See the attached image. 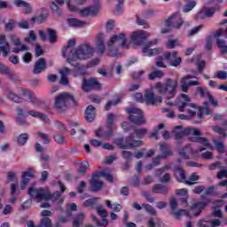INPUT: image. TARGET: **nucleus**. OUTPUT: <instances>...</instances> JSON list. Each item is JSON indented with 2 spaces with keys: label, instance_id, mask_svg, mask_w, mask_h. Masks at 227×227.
<instances>
[{
  "label": "nucleus",
  "instance_id": "obj_1",
  "mask_svg": "<svg viewBox=\"0 0 227 227\" xmlns=\"http://www.w3.org/2000/svg\"><path fill=\"white\" fill-rule=\"evenodd\" d=\"M181 97L184 101L180 102L181 105L178 106L179 113L187 111L189 116L191 118H194V116H196V110L198 109L199 112L197 116L199 120L203 119V113L207 116H210V114H212V111L208 108V102H204L202 106H198L196 104L191 103V98H189V96L186 94H182Z\"/></svg>",
  "mask_w": 227,
  "mask_h": 227
},
{
  "label": "nucleus",
  "instance_id": "obj_2",
  "mask_svg": "<svg viewBox=\"0 0 227 227\" xmlns=\"http://www.w3.org/2000/svg\"><path fill=\"white\" fill-rule=\"evenodd\" d=\"M27 194L32 198V200H37L40 203L41 201H52L53 203H58V205H61L65 200L63 199H59L61 196V192L57 191L53 193L46 192L43 188H34L31 187L28 189Z\"/></svg>",
  "mask_w": 227,
  "mask_h": 227
},
{
  "label": "nucleus",
  "instance_id": "obj_3",
  "mask_svg": "<svg viewBox=\"0 0 227 227\" xmlns=\"http://www.w3.org/2000/svg\"><path fill=\"white\" fill-rule=\"evenodd\" d=\"M95 49L89 43L78 46L74 53L69 54L67 57V63H73L75 59H90L93 56Z\"/></svg>",
  "mask_w": 227,
  "mask_h": 227
},
{
  "label": "nucleus",
  "instance_id": "obj_4",
  "mask_svg": "<svg viewBox=\"0 0 227 227\" xmlns=\"http://www.w3.org/2000/svg\"><path fill=\"white\" fill-rule=\"evenodd\" d=\"M156 90H159L160 95H166L168 100H171L176 95V89L178 88V82L173 79H167L165 83L160 82L155 84Z\"/></svg>",
  "mask_w": 227,
  "mask_h": 227
},
{
  "label": "nucleus",
  "instance_id": "obj_5",
  "mask_svg": "<svg viewBox=\"0 0 227 227\" xmlns=\"http://www.w3.org/2000/svg\"><path fill=\"white\" fill-rule=\"evenodd\" d=\"M71 104L75 107L77 101L70 93H61L55 97L54 107L59 113H63Z\"/></svg>",
  "mask_w": 227,
  "mask_h": 227
},
{
  "label": "nucleus",
  "instance_id": "obj_6",
  "mask_svg": "<svg viewBox=\"0 0 227 227\" xmlns=\"http://www.w3.org/2000/svg\"><path fill=\"white\" fill-rule=\"evenodd\" d=\"M114 143L119 148H121V150H132L143 146V141L134 139V134H130L125 138H117Z\"/></svg>",
  "mask_w": 227,
  "mask_h": 227
},
{
  "label": "nucleus",
  "instance_id": "obj_7",
  "mask_svg": "<svg viewBox=\"0 0 227 227\" xmlns=\"http://www.w3.org/2000/svg\"><path fill=\"white\" fill-rule=\"evenodd\" d=\"M165 24L167 27H169V29H162L161 33L163 35H166V33H169L171 29H180L182 26H191L189 22L184 21V20L180 17H178V14H174L170 16L166 21Z\"/></svg>",
  "mask_w": 227,
  "mask_h": 227
},
{
  "label": "nucleus",
  "instance_id": "obj_8",
  "mask_svg": "<svg viewBox=\"0 0 227 227\" xmlns=\"http://www.w3.org/2000/svg\"><path fill=\"white\" fill-rule=\"evenodd\" d=\"M108 47L111 51H118L120 47L123 49H129V44H127V38L125 37V34L114 35L109 42Z\"/></svg>",
  "mask_w": 227,
  "mask_h": 227
},
{
  "label": "nucleus",
  "instance_id": "obj_9",
  "mask_svg": "<svg viewBox=\"0 0 227 227\" xmlns=\"http://www.w3.org/2000/svg\"><path fill=\"white\" fill-rule=\"evenodd\" d=\"M126 111L129 114V120L131 123H134L135 125H145L146 123V120L145 119V115L141 109L130 107L127 108Z\"/></svg>",
  "mask_w": 227,
  "mask_h": 227
},
{
  "label": "nucleus",
  "instance_id": "obj_10",
  "mask_svg": "<svg viewBox=\"0 0 227 227\" xmlns=\"http://www.w3.org/2000/svg\"><path fill=\"white\" fill-rule=\"evenodd\" d=\"M114 114H109L106 120V132L102 133V128L98 129L96 131L97 137H111L114 130Z\"/></svg>",
  "mask_w": 227,
  "mask_h": 227
},
{
  "label": "nucleus",
  "instance_id": "obj_11",
  "mask_svg": "<svg viewBox=\"0 0 227 227\" xmlns=\"http://www.w3.org/2000/svg\"><path fill=\"white\" fill-rule=\"evenodd\" d=\"M219 36H223L227 38V26L225 27H220L214 33V37L216 39V45L219 47L222 54H226L227 52V45L226 41L219 38Z\"/></svg>",
  "mask_w": 227,
  "mask_h": 227
},
{
  "label": "nucleus",
  "instance_id": "obj_12",
  "mask_svg": "<svg viewBox=\"0 0 227 227\" xmlns=\"http://www.w3.org/2000/svg\"><path fill=\"white\" fill-rule=\"evenodd\" d=\"M100 82H98L96 78H90L89 80L83 79L82 90L85 93H90V91H93V90L98 91V90H101Z\"/></svg>",
  "mask_w": 227,
  "mask_h": 227
},
{
  "label": "nucleus",
  "instance_id": "obj_13",
  "mask_svg": "<svg viewBox=\"0 0 227 227\" xmlns=\"http://www.w3.org/2000/svg\"><path fill=\"white\" fill-rule=\"evenodd\" d=\"M169 206L171 208L170 215H175L176 219H179L180 215H186V217H191V214L187 209H179L177 211H175L176 210V208H178V202H176V200L175 198H172L170 200Z\"/></svg>",
  "mask_w": 227,
  "mask_h": 227
},
{
  "label": "nucleus",
  "instance_id": "obj_14",
  "mask_svg": "<svg viewBox=\"0 0 227 227\" xmlns=\"http://www.w3.org/2000/svg\"><path fill=\"white\" fill-rule=\"evenodd\" d=\"M21 95L24 97V100H26V102H30L33 106H42V104H43L42 99L35 96V92L33 91L21 89Z\"/></svg>",
  "mask_w": 227,
  "mask_h": 227
},
{
  "label": "nucleus",
  "instance_id": "obj_15",
  "mask_svg": "<svg viewBox=\"0 0 227 227\" xmlns=\"http://www.w3.org/2000/svg\"><path fill=\"white\" fill-rule=\"evenodd\" d=\"M11 42L15 45V48L12 49V52H14V54H19V52H27V51H29V48H27L26 44H22L20 39L16 35H11Z\"/></svg>",
  "mask_w": 227,
  "mask_h": 227
},
{
  "label": "nucleus",
  "instance_id": "obj_16",
  "mask_svg": "<svg viewBox=\"0 0 227 227\" xmlns=\"http://www.w3.org/2000/svg\"><path fill=\"white\" fill-rule=\"evenodd\" d=\"M90 184L91 192H98L104 187V183L100 180V174L98 172L92 175Z\"/></svg>",
  "mask_w": 227,
  "mask_h": 227
},
{
  "label": "nucleus",
  "instance_id": "obj_17",
  "mask_svg": "<svg viewBox=\"0 0 227 227\" xmlns=\"http://www.w3.org/2000/svg\"><path fill=\"white\" fill-rule=\"evenodd\" d=\"M145 100L147 106H157V104H162V97L158 96L155 98V94L152 90H145Z\"/></svg>",
  "mask_w": 227,
  "mask_h": 227
},
{
  "label": "nucleus",
  "instance_id": "obj_18",
  "mask_svg": "<svg viewBox=\"0 0 227 227\" xmlns=\"http://www.w3.org/2000/svg\"><path fill=\"white\" fill-rule=\"evenodd\" d=\"M191 134L192 136H201V131L195 128H186L183 131L175 133V139H176V141H180V139H184L185 136H189Z\"/></svg>",
  "mask_w": 227,
  "mask_h": 227
},
{
  "label": "nucleus",
  "instance_id": "obj_19",
  "mask_svg": "<svg viewBox=\"0 0 227 227\" xmlns=\"http://www.w3.org/2000/svg\"><path fill=\"white\" fill-rule=\"evenodd\" d=\"M189 79H194V75L188 74L181 79V90L184 93L189 91V86H200V82L198 81H190L189 82H185V81H189Z\"/></svg>",
  "mask_w": 227,
  "mask_h": 227
},
{
  "label": "nucleus",
  "instance_id": "obj_20",
  "mask_svg": "<svg viewBox=\"0 0 227 227\" xmlns=\"http://www.w3.org/2000/svg\"><path fill=\"white\" fill-rule=\"evenodd\" d=\"M148 35L145 31L134 32L131 35V42L135 43V45H143L145 42H146V38Z\"/></svg>",
  "mask_w": 227,
  "mask_h": 227
},
{
  "label": "nucleus",
  "instance_id": "obj_21",
  "mask_svg": "<svg viewBox=\"0 0 227 227\" xmlns=\"http://www.w3.org/2000/svg\"><path fill=\"white\" fill-rule=\"evenodd\" d=\"M35 176V169L28 168L27 171L22 173V181L20 183V189L21 191H24L26 187H27V184H29L30 178H33Z\"/></svg>",
  "mask_w": 227,
  "mask_h": 227
},
{
  "label": "nucleus",
  "instance_id": "obj_22",
  "mask_svg": "<svg viewBox=\"0 0 227 227\" xmlns=\"http://www.w3.org/2000/svg\"><path fill=\"white\" fill-rule=\"evenodd\" d=\"M45 70H47V61L43 58L38 59L35 63L33 74L38 75V74H42V72H45Z\"/></svg>",
  "mask_w": 227,
  "mask_h": 227
},
{
  "label": "nucleus",
  "instance_id": "obj_23",
  "mask_svg": "<svg viewBox=\"0 0 227 227\" xmlns=\"http://www.w3.org/2000/svg\"><path fill=\"white\" fill-rule=\"evenodd\" d=\"M202 198L204 200L203 201H199L197 203H194L191 207V210H196V208H198L199 211L194 213V215H196V216L200 215V214H201V211L203 210V208H205V207H207L208 205V203H210V199L205 198V196H202Z\"/></svg>",
  "mask_w": 227,
  "mask_h": 227
},
{
  "label": "nucleus",
  "instance_id": "obj_24",
  "mask_svg": "<svg viewBox=\"0 0 227 227\" xmlns=\"http://www.w3.org/2000/svg\"><path fill=\"white\" fill-rule=\"evenodd\" d=\"M197 93H200L202 98H205V97H207L210 104H212V106H214L215 107H217V106H219V103L215 99H214V96H212V94H210L208 90H203V88L198 87Z\"/></svg>",
  "mask_w": 227,
  "mask_h": 227
},
{
  "label": "nucleus",
  "instance_id": "obj_25",
  "mask_svg": "<svg viewBox=\"0 0 227 227\" xmlns=\"http://www.w3.org/2000/svg\"><path fill=\"white\" fill-rule=\"evenodd\" d=\"M95 116H97V110L95 109V106L92 105H90L87 106L85 110V120L89 123H91V121H94Z\"/></svg>",
  "mask_w": 227,
  "mask_h": 227
},
{
  "label": "nucleus",
  "instance_id": "obj_26",
  "mask_svg": "<svg viewBox=\"0 0 227 227\" xmlns=\"http://www.w3.org/2000/svg\"><path fill=\"white\" fill-rule=\"evenodd\" d=\"M75 46V41L74 39H70L67 42V46L63 48L62 50V56L64 58H67L68 59V55L69 54H74V51H75V49H74L73 47Z\"/></svg>",
  "mask_w": 227,
  "mask_h": 227
},
{
  "label": "nucleus",
  "instance_id": "obj_27",
  "mask_svg": "<svg viewBox=\"0 0 227 227\" xmlns=\"http://www.w3.org/2000/svg\"><path fill=\"white\" fill-rule=\"evenodd\" d=\"M84 219L86 215L84 213H78L73 218V227H82L84 226Z\"/></svg>",
  "mask_w": 227,
  "mask_h": 227
},
{
  "label": "nucleus",
  "instance_id": "obj_28",
  "mask_svg": "<svg viewBox=\"0 0 227 227\" xmlns=\"http://www.w3.org/2000/svg\"><path fill=\"white\" fill-rule=\"evenodd\" d=\"M215 13V7H211L209 9L202 10L196 15L195 19L196 20L200 19H205L206 17H213Z\"/></svg>",
  "mask_w": 227,
  "mask_h": 227
},
{
  "label": "nucleus",
  "instance_id": "obj_29",
  "mask_svg": "<svg viewBox=\"0 0 227 227\" xmlns=\"http://www.w3.org/2000/svg\"><path fill=\"white\" fill-rule=\"evenodd\" d=\"M105 38L106 35H104V34H98L97 35V47L99 54H104V52H106Z\"/></svg>",
  "mask_w": 227,
  "mask_h": 227
},
{
  "label": "nucleus",
  "instance_id": "obj_30",
  "mask_svg": "<svg viewBox=\"0 0 227 227\" xmlns=\"http://www.w3.org/2000/svg\"><path fill=\"white\" fill-rule=\"evenodd\" d=\"M213 215H215V217H223V211L219 209L221 207H223V205H224L223 200H216L213 202Z\"/></svg>",
  "mask_w": 227,
  "mask_h": 227
},
{
  "label": "nucleus",
  "instance_id": "obj_31",
  "mask_svg": "<svg viewBox=\"0 0 227 227\" xmlns=\"http://www.w3.org/2000/svg\"><path fill=\"white\" fill-rule=\"evenodd\" d=\"M160 150L162 153L160 156L162 157L163 159H168V157H171V155H173V151H171V148L168 144H160Z\"/></svg>",
  "mask_w": 227,
  "mask_h": 227
},
{
  "label": "nucleus",
  "instance_id": "obj_32",
  "mask_svg": "<svg viewBox=\"0 0 227 227\" xmlns=\"http://www.w3.org/2000/svg\"><path fill=\"white\" fill-rule=\"evenodd\" d=\"M184 6L183 7L184 13H189V12H192V10L196 8V4H198L196 0H184Z\"/></svg>",
  "mask_w": 227,
  "mask_h": 227
},
{
  "label": "nucleus",
  "instance_id": "obj_33",
  "mask_svg": "<svg viewBox=\"0 0 227 227\" xmlns=\"http://www.w3.org/2000/svg\"><path fill=\"white\" fill-rule=\"evenodd\" d=\"M168 191L169 188L161 184H157L153 186V192H155V194H168Z\"/></svg>",
  "mask_w": 227,
  "mask_h": 227
},
{
  "label": "nucleus",
  "instance_id": "obj_34",
  "mask_svg": "<svg viewBox=\"0 0 227 227\" xmlns=\"http://www.w3.org/2000/svg\"><path fill=\"white\" fill-rule=\"evenodd\" d=\"M27 114H29L33 118H38L39 120H41V121H45L46 123L49 122V117L47 116V114L42 112L28 111Z\"/></svg>",
  "mask_w": 227,
  "mask_h": 227
},
{
  "label": "nucleus",
  "instance_id": "obj_35",
  "mask_svg": "<svg viewBox=\"0 0 227 227\" xmlns=\"http://www.w3.org/2000/svg\"><path fill=\"white\" fill-rule=\"evenodd\" d=\"M165 59L168 61L171 67H178L180 66V63H182V58L180 57L176 59H171V52L165 53Z\"/></svg>",
  "mask_w": 227,
  "mask_h": 227
},
{
  "label": "nucleus",
  "instance_id": "obj_36",
  "mask_svg": "<svg viewBox=\"0 0 227 227\" xmlns=\"http://www.w3.org/2000/svg\"><path fill=\"white\" fill-rule=\"evenodd\" d=\"M189 141L192 143H200V145H204L207 148H210V143H208V139L203 137H191Z\"/></svg>",
  "mask_w": 227,
  "mask_h": 227
},
{
  "label": "nucleus",
  "instance_id": "obj_37",
  "mask_svg": "<svg viewBox=\"0 0 227 227\" xmlns=\"http://www.w3.org/2000/svg\"><path fill=\"white\" fill-rule=\"evenodd\" d=\"M98 12V6H90L80 11V15L82 17H88V15H95Z\"/></svg>",
  "mask_w": 227,
  "mask_h": 227
},
{
  "label": "nucleus",
  "instance_id": "obj_38",
  "mask_svg": "<svg viewBox=\"0 0 227 227\" xmlns=\"http://www.w3.org/2000/svg\"><path fill=\"white\" fill-rule=\"evenodd\" d=\"M67 24L70 27H82V26L86 25V22L82 20H79L75 18L67 19Z\"/></svg>",
  "mask_w": 227,
  "mask_h": 227
},
{
  "label": "nucleus",
  "instance_id": "obj_39",
  "mask_svg": "<svg viewBox=\"0 0 227 227\" xmlns=\"http://www.w3.org/2000/svg\"><path fill=\"white\" fill-rule=\"evenodd\" d=\"M72 67H74V72L77 75H86V67L79 63L74 64L73 62L69 63Z\"/></svg>",
  "mask_w": 227,
  "mask_h": 227
},
{
  "label": "nucleus",
  "instance_id": "obj_40",
  "mask_svg": "<svg viewBox=\"0 0 227 227\" xmlns=\"http://www.w3.org/2000/svg\"><path fill=\"white\" fill-rule=\"evenodd\" d=\"M0 72H1V74H4L5 75H7V77H9V79H16L17 78V74L3 64L0 66Z\"/></svg>",
  "mask_w": 227,
  "mask_h": 227
},
{
  "label": "nucleus",
  "instance_id": "obj_41",
  "mask_svg": "<svg viewBox=\"0 0 227 227\" xmlns=\"http://www.w3.org/2000/svg\"><path fill=\"white\" fill-rule=\"evenodd\" d=\"M174 175L178 182H184V180H185V171H184L180 167H176L175 168Z\"/></svg>",
  "mask_w": 227,
  "mask_h": 227
},
{
  "label": "nucleus",
  "instance_id": "obj_42",
  "mask_svg": "<svg viewBox=\"0 0 227 227\" xmlns=\"http://www.w3.org/2000/svg\"><path fill=\"white\" fill-rule=\"evenodd\" d=\"M46 33L49 36L50 43H56L58 42V35L56 30L52 28H47Z\"/></svg>",
  "mask_w": 227,
  "mask_h": 227
},
{
  "label": "nucleus",
  "instance_id": "obj_43",
  "mask_svg": "<svg viewBox=\"0 0 227 227\" xmlns=\"http://www.w3.org/2000/svg\"><path fill=\"white\" fill-rule=\"evenodd\" d=\"M88 169H90V162L88 161H82L80 163V168L77 170V173L79 175H86V171H88Z\"/></svg>",
  "mask_w": 227,
  "mask_h": 227
},
{
  "label": "nucleus",
  "instance_id": "obj_44",
  "mask_svg": "<svg viewBox=\"0 0 227 227\" xmlns=\"http://www.w3.org/2000/svg\"><path fill=\"white\" fill-rule=\"evenodd\" d=\"M164 77V73L160 70L153 71V73L149 74V81H155V79H160Z\"/></svg>",
  "mask_w": 227,
  "mask_h": 227
},
{
  "label": "nucleus",
  "instance_id": "obj_45",
  "mask_svg": "<svg viewBox=\"0 0 227 227\" xmlns=\"http://www.w3.org/2000/svg\"><path fill=\"white\" fill-rule=\"evenodd\" d=\"M191 153H192V147H191V145H186L184 149L179 152V154L184 159H189V155H191Z\"/></svg>",
  "mask_w": 227,
  "mask_h": 227
},
{
  "label": "nucleus",
  "instance_id": "obj_46",
  "mask_svg": "<svg viewBox=\"0 0 227 227\" xmlns=\"http://www.w3.org/2000/svg\"><path fill=\"white\" fill-rule=\"evenodd\" d=\"M27 139H29V135L27 133H22L18 137V145L20 146H24L26 143H27Z\"/></svg>",
  "mask_w": 227,
  "mask_h": 227
},
{
  "label": "nucleus",
  "instance_id": "obj_47",
  "mask_svg": "<svg viewBox=\"0 0 227 227\" xmlns=\"http://www.w3.org/2000/svg\"><path fill=\"white\" fill-rule=\"evenodd\" d=\"M142 52L146 54V56H155L159 53V49L155 48L149 50L148 46H145L142 50Z\"/></svg>",
  "mask_w": 227,
  "mask_h": 227
},
{
  "label": "nucleus",
  "instance_id": "obj_48",
  "mask_svg": "<svg viewBox=\"0 0 227 227\" xmlns=\"http://www.w3.org/2000/svg\"><path fill=\"white\" fill-rule=\"evenodd\" d=\"M96 212L98 215H100L101 217H103V219H106V217H109V213H107L106 208H104V207L102 206H98L96 207Z\"/></svg>",
  "mask_w": 227,
  "mask_h": 227
},
{
  "label": "nucleus",
  "instance_id": "obj_49",
  "mask_svg": "<svg viewBox=\"0 0 227 227\" xmlns=\"http://www.w3.org/2000/svg\"><path fill=\"white\" fill-rule=\"evenodd\" d=\"M36 227H52V222L49 217H43L41 219V223Z\"/></svg>",
  "mask_w": 227,
  "mask_h": 227
},
{
  "label": "nucleus",
  "instance_id": "obj_50",
  "mask_svg": "<svg viewBox=\"0 0 227 227\" xmlns=\"http://www.w3.org/2000/svg\"><path fill=\"white\" fill-rule=\"evenodd\" d=\"M197 180H200V176H198L196 173H192L190 176L189 180L185 181V184L187 185H194V182H196Z\"/></svg>",
  "mask_w": 227,
  "mask_h": 227
},
{
  "label": "nucleus",
  "instance_id": "obj_51",
  "mask_svg": "<svg viewBox=\"0 0 227 227\" xmlns=\"http://www.w3.org/2000/svg\"><path fill=\"white\" fill-rule=\"evenodd\" d=\"M37 136L38 137H40V139H42L43 145H49V143H51V137H49V135L43 132H38Z\"/></svg>",
  "mask_w": 227,
  "mask_h": 227
},
{
  "label": "nucleus",
  "instance_id": "obj_52",
  "mask_svg": "<svg viewBox=\"0 0 227 227\" xmlns=\"http://www.w3.org/2000/svg\"><path fill=\"white\" fill-rule=\"evenodd\" d=\"M7 97L9 100H12V102H16V104H20V98L17 96V94L13 93L12 90L8 91Z\"/></svg>",
  "mask_w": 227,
  "mask_h": 227
},
{
  "label": "nucleus",
  "instance_id": "obj_53",
  "mask_svg": "<svg viewBox=\"0 0 227 227\" xmlns=\"http://www.w3.org/2000/svg\"><path fill=\"white\" fill-rule=\"evenodd\" d=\"M155 66L158 67V68H167V66L164 64V57L158 56L155 60Z\"/></svg>",
  "mask_w": 227,
  "mask_h": 227
},
{
  "label": "nucleus",
  "instance_id": "obj_54",
  "mask_svg": "<svg viewBox=\"0 0 227 227\" xmlns=\"http://www.w3.org/2000/svg\"><path fill=\"white\" fill-rule=\"evenodd\" d=\"M98 174H99V176H103L110 184H113V182H114V179L111 174H109L106 171H100V172H98Z\"/></svg>",
  "mask_w": 227,
  "mask_h": 227
},
{
  "label": "nucleus",
  "instance_id": "obj_55",
  "mask_svg": "<svg viewBox=\"0 0 227 227\" xmlns=\"http://www.w3.org/2000/svg\"><path fill=\"white\" fill-rule=\"evenodd\" d=\"M213 143L216 148V150L220 153H223L224 152V144H223L222 141H217V140H213Z\"/></svg>",
  "mask_w": 227,
  "mask_h": 227
},
{
  "label": "nucleus",
  "instance_id": "obj_56",
  "mask_svg": "<svg viewBox=\"0 0 227 227\" xmlns=\"http://www.w3.org/2000/svg\"><path fill=\"white\" fill-rule=\"evenodd\" d=\"M121 156L127 162H131L132 161V153L130 151H122L121 152Z\"/></svg>",
  "mask_w": 227,
  "mask_h": 227
},
{
  "label": "nucleus",
  "instance_id": "obj_57",
  "mask_svg": "<svg viewBox=\"0 0 227 227\" xmlns=\"http://www.w3.org/2000/svg\"><path fill=\"white\" fill-rule=\"evenodd\" d=\"M59 6L58 4V2H51V10L53 11L54 13H57L58 15H61V10H59Z\"/></svg>",
  "mask_w": 227,
  "mask_h": 227
},
{
  "label": "nucleus",
  "instance_id": "obj_58",
  "mask_svg": "<svg viewBox=\"0 0 227 227\" xmlns=\"http://www.w3.org/2000/svg\"><path fill=\"white\" fill-rule=\"evenodd\" d=\"M98 200H100V198H98V197L89 199L84 201L83 205H84V207H93V205H95V203H97V201H98Z\"/></svg>",
  "mask_w": 227,
  "mask_h": 227
},
{
  "label": "nucleus",
  "instance_id": "obj_59",
  "mask_svg": "<svg viewBox=\"0 0 227 227\" xmlns=\"http://www.w3.org/2000/svg\"><path fill=\"white\" fill-rule=\"evenodd\" d=\"M143 207L146 210V212H148V214H150L151 215H155V214H157V211H155V208H153L152 205L144 204Z\"/></svg>",
  "mask_w": 227,
  "mask_h": 227
},
{
  "label": "nucleus",
  "instance_id": "obj_60",
  "mask_svg": "<svg viewBox=\"0 0 227 227\" xmlns=\"http://www.w3.org/2000/svg\"><path fill=\"white\" fill-rule=\"evenodd\" d=\"M54 141L58 143V145H65V137L60 134L54 135Z\"/></svg>",
  "mask_w": 227,
  "mask_h": 227
},
{
  "label": "nucleus",
  "instance_id": "obj_61",
  "mask_svg": "<svg viewBox=\"0 0 227 227\" xmlns=\"http://www.w3.org/2000/svg\"><path fill=\"white\" fill-rule=\"evenodd\" d=\"M120 103V99H116L114 101H108L105 106V111H109L112 106H117Z\"/></svg>",
  "mask_w": 227,
  "mask_h": 227
},
{
  "label": "nucleus",
  "instance_id": "obj_62",
  "mask_svg": "<svg viewBox=\"0 0 227 227\" xmlns=\"http://www.w3.org/2000/svg\"><path fill=\"white\" fill-rule=\"evenodd\" d=\"M147 132L148 129H146L145 128L136 129L134 130V134H136L137 136H146Z\"/></svg>",
  "mask_w": 227,
  "mask_h": 227
},
{
  "label": "nucleus",
  "instance_id": "obj_63",
  "mask_svg": "<svg viewBox=\"0 0 227 227\" xmlns=\"http://www.w3.org/2000/svg\"><path fill=\"white\" fill-rule=\"evenodd\" d=\"M96 224L98 227H106L109 224V220L106 218H103L102 220H97Z\"/></svg>",
  "mask_w": 227,
  "mask_h": 227
},
{
  "label": "nucleus",
  "instance_id": "obj_64",
  "mask_svg": "<svg viewBox=\"0 0 227 227\" xmlns=\"http://www.w3.org/2000/svg\"><path fill=\"white\" fill-rule=\"evenodd\" d=\"M216 178H218V180H223V178H227V169H221L217 173Z\"/></svg>",
  "mask_w": 227,
  "mask_h": 227
}]
</instances>
